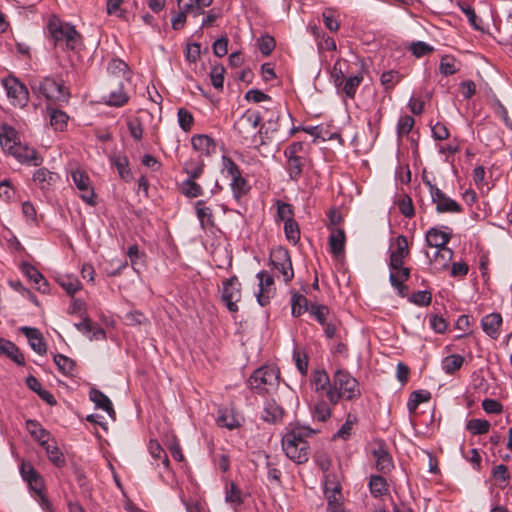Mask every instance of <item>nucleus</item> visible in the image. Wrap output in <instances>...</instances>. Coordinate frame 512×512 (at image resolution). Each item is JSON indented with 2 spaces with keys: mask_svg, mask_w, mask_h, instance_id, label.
<instances>
[{
  "mask_svg": "<svg viewBox=\"0 0 512 512\" xmlns=\"http://www.w3.org/2000/svg\"><path fill=\"white\" fill-rule=\"evenodd\" d=\"M2 83L8 98L14 106L23 107L27 104L29 99L28 90L17 78L9 76Z\"/></svg>",
  "mask_w": 512,
  "mask_h": 512,
  "instance_id": "obj_12",
  "label": "nucleus"
},
{
  "mask_svg": "<svg viewBox=\"0 0 512 512\" xmlns=\"http://www.w3.org/2000/svg\"><path fill=\"white\" fill-rule=\"evenodd\" d=\"M197 217L201 223V226L209 227L214 225L212 211L209 207L204 205L203 200H199L195 204Z\"/></svg>",
  "mask_w": 512,
  "mask_h": 512,
  "instance_id": "obj_40",
  "label": "nucleus"
},
{
  "mask_svg": "<svg viewBox=\"0 0 512 512\" xmlns=\"http://www.w3.org/2000/svg\"><path fill=\"white\" fill-rule=\"evenodd\" d=\"M230 186L233 192V196L237 201H239L241 197L245 195L249 190L247 181L242 177L241 174L231 178Z\"/></svg>",
  "mask_w": 512,
  "mask_h": 512,
  "instance_id": "obj_44",
  "label": "nucleus"
},
{
  "mask_svg": "<svg viewBox=\"0 0 512 512\" xmlns=\"http://www.w3.org/2000/svg\"><path fill=\"white\" fill-rule=\"evenodd\" d=\"M369 489L372 496L378 498L388 493L389 486L382 476L372 475L369 481Z\"/></svg>",
  "mask_w": 512,
  "mask_h": 512,
  "instance_id": "obj_33",
  "label": "nucleus"
},
{
  "mask_svg": "<svg viewBox=\"0 0 512 512\" xmlns=\"http://www.w3.org/2000/svg\"><path fill=\"white\" fill-rule=\"evenodd\" d=\"M271 265L279 271L283 280L287 283L294 277L290 254L287 249L277 247L270 254Z\"/></svg>",
  "mask_w": 512,
  "mask_h": 512,
  "instance_id": "obj_11",
  "label": "nucleus"
},
{
  "mask_svg": "<svg viewBox=\"0 0 512 512\" xmlns=\"http://www.w3.org/2000/svg\"><path fill=\"white\" fill-rule=\"evenodd\" d=\"M32 88L38 96L44 97L50 103H63L70 98V93L63 82L53 77H45L35 82Z\"/></svg>",
  "mask_w": 512,
  "mask_h": 512,
  "instance_id": "obj_4",
  "label": "nucleus"
},
{
  "mask_svg": "<svg viewBox=\"0 0 512 512\" xmlns=\"http://www.w3.org/2000/svg\"><path fill=\"white\" fill-rule=\"evenodd\" d=\"M22 272L36 285L37 290L42 293L48 291V283L44 276L31 264L23 263Z\"/></svg>",
  "mask_w": 512,
  "mask_h": 512,
  "instance_id": "obj_22",
  "label": "nucleus"
},
{
  "mask_svg": "<svg viewBox=\"0 0 512 512\" xmlns=\"http://www.w3.org/2000/svg\"><path fill=\"white\" fill-rule=\"evenodd\" d=\"M423 182L429 188L431 200L435 204L436 211L438 213L453 214L462 212L461 205L452 198L448 197L442 190H440L437 186L433 185L431 181H429L426 178H423Z\"/></svg>",
  "mask_w": 512,
  "mask_h": 512,
  "instance_id": "obj_6",
  "label": "nucleus"
},
{
  "mask_svg": "<svg viewBox=\"0 0 512 512\" xmlns=\"http://www.w3.org/2000/svg\"><path fill=\"white\" fill-rule=\"evenodd\" d=\"M28 339L30 347L38 354L43 355L47 351L46 344L40 331L36 328L21 327L20 329Z\"/></svg>",
  "mask_w": 512,
  "mask_h": 512,
  "instance_id": "obj_21",
  "label": "nucleus"
},
{
  "mask_svg": "<svg viewBox=\"0 0 512 512\" xmlns=\"http://www.w3.org/2000/svg\"><path fill=\"white\" fill-rule=\"evenodd\" d=\"M179 126L185 131L189 132L192 129L194 118L193 115L184 108H180L177 113Z\"/></svg>",
  "mask_w": 512,
  "mask_h": 512,
  "instance_id": "obj_53",
  "label": "nucleus"
},
{
  "mask_svg": "<svg viewBox=\"0 0 512 512\" xmlns=\"http://www.w3.org/2000/svg\"><path fill=\"white\" fill-rule=\"evenodd\" d=\"M450 234L443 232L436 228H431L426 233V243L432 249L447 247V243L450 240Z\"/></svg>",
  "mask_w": 512,
  "mask_h": 512,
  "instance_id": "obj_24",
  "label": "nucleus"
},
{
  "mask_svg": "<svg viewBox=\"0 0 512 512\" xmlns=\"http://www.w3.org/2000/svg\"><path fill=\"white\" fill-rule=\"evenodd\" d=\"M222 167L223 173H226V175L230 178L241 174L237 164L228 156L222 157Z\"/></svg>",
  "mask_w": 512,
  "mask_h": 512,
  "instance_id": "obj_63",
  "label": "nucleus"
},
{
  "mask_svg": "<svg viewBox=\"0 0 512 512\" xmlns=\"http://www.w3.org/2000/svg\"><path fill=\"white\" fill-rule=\"evenodd\" d=\"M107 70L112 74L125 77L128 74V65L120 59H113L109 62Z\"/></svg>",
  "mask_w": 512,
  "mask_h": 512,
  "instance_id": "obj_62",
  "label": "nucleus"
},
{
  "mask_svg": "<svg viewBox=\"0 0 512 512\" xmlns=\"http://www.w3.org/2000/svg\"><path fill=\"white\" fill-rule=\"evenodd\" d=\"M41 447L46 451L49 460L55 466L62 467L65 464L64 455L55 444L47 441L46 445H41Z\"/></svg>",
  "mask_w": 512,
  "mask_h": 512,
  "instance_id": "obj_43",
  "label": "nucleus"
},
{
  "mask_svg": "<svg viewBox=\"0 0 512 512\" xmlns=\"http://www.w3.org/2000/svg\"><path fill=\"white\" fill-rule=\"evenodd\" d=\"M313 383L316 391L328 390L330 385L329 376L325 371H315L313 376Z\"/></svg>",
  "mask_w": 512,
  "mask_h": 512,
  "instance_id": "obj_60",
  "label": "nucleus"
},
{
  "mask_svg": "<svg viewBox=\"0 0 512 512\" xmlns=\"http://www.w3.org/2000/svg\"><path fill=\"white\" fill-rule=\"evenodd\" d=\"M409 277L410 269L402 265L401 268H398L395 271L391 270L389 280L391 285H400V283H404L408 280Z\"/></svg>",
  "mask_w": 512,
  "mask_h": 512,
  "instance_id": "obj_54",
  "label": "nucleus"
},
{
  "mask_svg": "<svg viewBox=\"0 0 512 512\" xmlns=\"http://www.w3.org/2000/svg\"><path fill=\"white\" fill-rule=\"evenodd\" d=\"M373 456L376 461V468L382 473H388L394 467L392 457L382 447L373 450Z\"/></svg>",
  "mask_w": 512,
  "mask_h": 512,
  "instance_id": "obj_28",
  "label": "nucleus"
},
{
  "mask_svg": "<svg viewBox=\"0 0 512 512\" xmlns=\"http://www.w3.org/2000/svg\"><path fill=\"white\" fill-rule=\"evenodd\" d=\"M464 361H465V358L459 354H452V355L446 356L442 360V364H441L442 370L446 374L452 375L463 366Z\"/></svg>",
  "mask_w": 512,
  "mask_h": 512,
  "instance_id": "obj_34",
  "label": "nucleus"
},
{
  "mask_svg": "<svg viewBox=\"0 0 512 512\" xmlns=\"http://www.w3.org/2000/svg\"><path fill=\"white\" fill-rule=\"evenodd\" d=\"M20 474L23 480L27 482L30 489L40 496L42 507L47 508L50 504L49 501L43 495L44 480L40 473L34 468V466L30 462L22 461L20 465Z\"/></svg>",
  "mask_w": 512,
  "mask_h": 512,
  "instance_id": "obj_7",
  "label": "nucleus"
},
{
  "mask_svg": "<svg viewBox=\"0 0 512 512\" xmlns=\"http://www.w3.org/2000/svg\"><path fill=\"white\" fill-rule=\"evenodd\" d=\"M0 354L6 355L19 365L24 364V357L20 349L9 340L0 338Z\"/></svg>",
  "mask_w": 512,
  "mask_h": 512,
  "instance_id": "obj_26",
  "label": "nucleus"
},
{
  "mask_svg": "<svg viewBox=\"0 0 512 512\" xmlns=\"http://www.w3.org/2000/svg\"><path fill=\"white\" fill-rule=\"evenodd\" d=\"M50 124L55 130L63 131L69 119L68 115L61 110L48 107Z\"/></svg>",
  "mask_w": 512,
  "mask_h": 512,
  "instance_id": "obj_42",
  "label": "nucleus"
},
{
  "mask_svg": "<svg viewBox=\"0 0 512 512\" xmlns=\"http://www.w3.org/2000/svg\"><path fill=\"white\" fill-rule=\"evenodd\" d=\"M501 325L502 316L499 313L488 314L481 320L483 331L493 339H497L499 337Z\"/></svg>",
  "mask_w": 512,
  "mask_h": 512,
  "instance_id": "obj_20",
  "label": "nucleus"
},
{
  "mask_svg": "<svg viewBox=\"0 0 512 512\" xmlns=\"http://www.w3.org/2000/svg\"><path fill=\"white\" fill-rule=\"evenodd\" d=\"M57 282L71 296L81 289L80 281L73 275L59 276Z\"/></svg>",
  "mask_w": 512,
  "mask_h": 512,
  "instance_id": "obj_38",
  "label": "nucleus"
},
{
  "mask_svg": "<svg viewBox=\"0 0 512 512\" xmlns=\"http://www.w3.org/2000/svg\"><path fill=\"white\" fill-rule=\"evenodd\" d=\"M48 28L55 45L65 43L66 48L70 50H76L82 45V37L73 25L62 23L58 19H52Z\"/></svg>",
  "mask_w": 512,
  "mask_h": 512,
  "instance_id": "obj_5",
  "label": "nucleus"
},
{
  "mask_svg": "<svg viewBox=\"0 0 512 512\" xmlns=\"http://www.w3.org/2000/svg\"><path fill=\"white\" fill-rule=\"evenodd\" d=\"M489 428L490 423L483 419H471L466 424V429L474 435L486 434Z\"/></svg>",
  "mask_w": 512,
  "mask_h": 512,
  "instance_id": "obj_48",
  "label": "nucleus"
},
{
  "mask_svg": "<svg viewBox=\"0 0 512 512\" xmlns=\"http://www.w3.org/2000/svg\"><path fill=\"white\" fill-rule=\"evenodd\" d=\"M460 70V62L451 55H444L441 58L439 71L444 76L457 73Z\"/></svg>",
  "mask_w": 512,
  "mask_h": 512,
  "instance_id": "obj_37",
  "label": "nucleus"
},
{
  "mask_svg": "<svg viewBox=\"0 0 512 512\" xmlns=\"http://www.w3.org/2000/svg\"><path fill=\"white\" fill-rule=\"evenodd\" d=\"M400 80V73L394 70L385 71L380 77V82L386 90L392 89Z\"/></svg>",
  "mask_w": 512,
  "mask_h": 512,
  "instance_id": "obj_52",
  "label": "nucleus"
},
{
  "mask_svg": "<svg viewBox=\"0 0 512 512\" xmlns=\"http://www.w3.org/2000/svg\"><path fill=\"white\" fill-rule=\"evenodd\" d=\"M89 396L97 408L104 410L111 418L115 419L112 402L104 393L93 388L90 390Z\"/></svg>",
  "mask_w": 512,
  "mask_h": 512,
  "instance_id": "obj_23",
  "label": "nucleus"
},
{
  "mask_svg": "<svg viewBox=\"0 0 512 512\" xmlns=\"http://www.w3.org/2000/svg\"><path fill=\"white\" fill-rule=\"evenodd\" d=\"M204 161L200 158H191L184 164V172L188 175V178L198 179L204 170Z\"/></svg>",
  "mask_w": 512,
  "mask_h": 512,
  "instance_id": "obj_35",
  "label": "nucleus"
},
{
  "mask_svg": "<svg viewBox=\"0 0 512 512\" xmlns=\"http://www.w3.org/2000/svg\"><path fill=\"white\" fill-rule=\"evenodd\" d=\"M415 124L414 118L410 115H405L399 118L397 123V133L399 137L408 135Z\"/></svg>",
  "mask_w": 512,
  "mask_h": 512,
  "instance_id": "obj_55",
  "label": "nucleus"
},
{
  "mask_svg": "<svg viewBox=\"0 0 512 512\" xmlns=\"http://www.w3.org/2000/svg\"><path fill=\"white\" fill-rule=\"evenodd\" d=\"M217 424L220 427H225L229 430H232L240 426V418L234 413L232 409H220L219 415L217 417Z\"/></svg>",
  "mask_w": 512,
  "mask_h": 512,
  "instance_id": "obj_27",
  "label": "nucleus"
},
{
  "mask_svg": "<svg viewBox=\"0 0 512 512\" xmlns=\"http://www.w3.org/2000/svg\"><path fill=\"white\" fill-rule=\"evenodd\" d=\"M222 300L230 312H237V303L241 300V284L236 276L223 282Z\"/></svg>",
  "mask_w": 512,
  "mask_h": 512,
  "instance_id": "obj_13",
  "label": "nucleus"
},
{
  "mask_svg": "<svg viewBox=\"0 0 512 512\" xmlns=\"http://www.w3.org/2000/svg\"><path fill=\"white\" fill-rule=\"evenodd\" d=\"M279 371L274 366H262L254 371L249 378V386L255 393L263 395L277 389Z\"/></svg>",
  "mask_w": 512,
  "mask_h": 512,
  "instance_id": "obj_3",
  "label": "nucleus"
},
{
  "mask_svg": "<svg viewBox=\"0 0 512 512\" xmlns=\"http://www.w3.org/2000/svg\"><path fill=\"white\" fill-rule=\"evenodd\" d=\"M112 164L116 167L119 176L125 181H129L132 178V174L129 168V160L125 155H116L111 157Z\"/></svg>",
  "mask_w": 512,
  "mask_h": 512,
  "instance_id": "obj_36",
  "label": "nucleus"
},
{
  "mask_svg": "<svg viewBox=\"0 0 512 512\" xmlns=\"http://www.w3.org/2000/svg\"><path fill=\"white\" fill-rule=\"evenodd\" d=\"M0 144L4 151L12 154L21 145L18 142L16 130L9 126H3L0 132Z\"/></svg>",
  "mask_w": 512,
  "mask_h": 512,
  "instance_id": "obj_19",
  "label": "nucleus"
},
{
  "mask_svg": "<svg viewBox=\"0 0 512 512\" xmlns=\"http://www.w3.org/2000/svg\"><path fill=\"white\" fill-rule=\"evenodd\" d=\"M409 255V247L407 238L399 235L393 244V249L390 253L389 267L391 270H397L404 264V259Z\"/></svg>",
  "mask_w": 512,
  "mask_h": 512,
  "instance_id": "obj_14",
  "label": "nucleus"
},
{
  "mask_svg": "<svg viewBox=\"0 0 512 512\" xmlns=\"http://www.w3.org/2000/svg\"><path fill=\"white\" fill-rule=\"evenodd\" d=\"M225 68L222 65H215L210 72L211 82L214 88L222 89L224 83Z\"/></svg>",
  "mask_w": 512,
  "mask_h": 512,
  "instance_id": "obj_58",
  "label": "nucleus"
},
{
  "mask_svg": "<svg viewBox=\"0 0 512 512\" xmlns=\"http://www.w3.org/2000/svg\"><path fill=\"white\" fill-rule=\"evenodd\" d=\"M286 170L289 174V177L293 181H297L303 172V168L305 166V158L303 157H286Z\"/></svg>",
  "mask_w": 512,
  "mask_h": 512,
  "instance_id": "obj_31",
  "label": "nucleus"
},
{
  "mask_svg": "<svg viewBox=\"0 0 512 512\" xmlns=\"http://www.w3.org/2000/svg\"><path fill=\"white\" fill-rule=\"evenodd\" d=\"M291 307L292 315L295 317H299L308 310L310 311V307L308 306V301L306 297L298 293H294L292 295Z\"/></svg>",
  "mask_w": 512,
  "mask_h": 512,
  "instance_id": "obj_45",
  "label": "nucleus"
},
{
  "mask_svg": "<svg viewBox=\"0 0 512 512\" xmlns=\"http://www.w3.org/2000/svg\"><path fill=\"white\" fill-rule=\"evenodd\" d=\"M196 179L187 178L180 185L181 193L187 198H197L203 194L202 187L195 182Z\"/></svg>",
  "mask_w": 512,
  "mask_h": 512,
  "instance_id": "obj_39",
  "label": "nucleus"
},
{
  "mask_svg": "<svg viewBox=\"0 0 512 512\" xmlns=\"http://www.w3.org/2000/svg\"><path fill=\"white\" fill-rule=\"evenodd\" d=\"M26 429L33 439L39 442L40 445H46L49 438V432L36 420H27Z\"/></svg>",
  "mask_w": 512,
  "mask_h": 512,
  "instance_id": "obj_29",
  "label": "nucleus"
},
{
  "mask_svg": "<svg viewBox=\"0 0 512 512\" xmlns=\"http://www.w3.org/2000/svg\"><path fill=\"white\" fill-rule=\"evenodd\" d=\"M362 81V74L353 75L347 78L343 84V92L345 93V95L348 98L353 99L356 94L357 88L359 87Z\"/></svg>",
  "mask_w": 512,
  "mask_h": 512,
  "instance_id": "obj_47",
  "label": "nucleus"
},
{
  "mask_svg": "<svg viewBox=\"0 0 512 512\" xmlns=\"http://www.w3.org/2000/svg\"><path fill=\"white\" fill-rule=\"evenodd\" d=\"M329 244L331 252L334 255H339L344 251L345 246V233L341 228L334 227L329 237Z\"/></svg>",
  "mask_w": 512,
  "mask_h": 512,
  "instance_id": "obj_32",
  "label": "nucleus"
},
{
  "mask_svg": "<svg viewBox=\"0 0 512 512\" xmlns=\"http://www.w3.org/2000/svg\"><path fill=\"white\" fill-rule=\"evenodd\" d=\"M259 279V292L257 294V301L261 306H265L269 303L270 298L274 294V279L266 271H261L257 274Z\"/></svg>",
  "mask_w": 512,
  "mask_h": 512,
  "instance_id": "obj_15",
  "label": "nucleus"
},
{
  "mask_svg": "<svg viewBox=\"0 0 512 512\" xmlns=\"http://www.w3.org/2000/svg\"><path fill=\"white\" fill-rule=\"evenodd\" d=\"M261 120L262 116L259 112L247 110L235 121L234 132L239 138L247 140L255 134Z\"/></svg>",
  "mask_w": 512,
  "mask_h": 512,
  "instance_id": "obj_8",
  "label": "nucleus"
},
{
  "mask_svg": "<svg viewBox=\"0 0 512 512\" xmlns=\"http://www.w3.org/2000/svg\"><path fill=\"white\" fill-rule=\"evenodd\" d=\"M426 256L436 270L445 269L453 257V251L448 247L435 248L432 254L427 251Z\"/></svg>",
  "mask_w": 512,
  "mask_h": 512,
  "instance_id": "obj_17",
  "label": "nucleus"
},
{
  "mask_svg": "<svg viewBox=\"0 0 512 512\" xmlns=\"http://www.w3.org/2000/svg\"><path fill=\"white\" fill-rule=\"evenodd\" d=\"M225 500L234 505H240L242 503L241 491L237 488L235 483L231 482L229 487H227Z\"/></svg>",
  "mask_w": 512,
  "mask_h": 512,
  "instance_id": "obj_61",
  "label": "nucleus"
},
{
  "mask_svg": "<svg viewBox=\"0 0 512 512\" xmlns=\"http://www.w3.org/2000/svg\"><path fill=\"white\" fill-rule=\"evenodd\" d=\"M327 498V512H346L342 504V494H325Z\"/></svg>",
  "mask_w": 512,
  "mask_h": 512,
  "instance_id": "obj_51",
  "label": "nucleus"
},
{
  "mask_svg": "<svg viewBox=\"0 0 512 512\" xmlns=\"http://www.w3.org/2000/svg\"><path fill=\"white\" fill-rule=\"evenodd\" d=\"M314 433L311 428L300 425L288 431L282 439V448L286 456L298 464L307 462L309 445L306 438Z\"/></svg>",
  "mask_w": 512,
  "mask_h": 512,
  "instance_id": "obj_1",
  "label": "nucleus"
},
{
  "mask_svg": "<svg viewBox=\"0 0 512 512\" xmlns=\"http://www.w3.org/2000/svg\"><path fill=\"white\" fill-rule=\"evenodd\" d=\"M431 395L428 391H414L411 393L407 402V408L410 413H414L421 403L427 402Z\"/></svg>",
  "mask_w": 512,
  "mask_h": 512,
  "instance_id": "obj_46",
  "label": "nucleus"
},
{
  "mask_svg": "<svg viewBox=\"0 0 512 512\" xmlns=\"http://www.w3.org/2000/svg\"><path fill=\"white\" fill-rule=\"evenodd\" d=\"M149 452L154 459H162V462L165 465V467H168L169 459L167 457V454L164 452L163 448L157 441H150Z\"/></svg>",
  "mask_w": 512,
  "mask_h": 512,
  "instance_id": "obj_59",
  "label": "nucleus"
},
{
  "mask_svg": "<svg viewBox=\"0 0 512 512\" xmlns=\"http://www.w3.org/2000/svg\"><path fill=\"white\" fill-rule=\"evenodd\" d=\"M326 395L329 401L336 404L341 398L352 400L360 396L358 381L347 371L337 370L333 377V384L329 386Z\"/></svg>",
  "mask_w": 512,
  "mask_h": 512,
  "instance_id": "obj_2",
  "label": "nucleus"
},
{
  "mask_svg": "<svg viewBox=\"0 0 512 512\" xmlns=\"http://www.w3.org/2000/svg\"><path fill=\"white\" fill-rule=\"evenodd\" d=\"M11 155H13L19 162L39 166L43 162L41 155L33 148L20 145Z\"/></svg>",
  "mask_w": 512,
  "mask_h": 512,
  "instance_id": "obj_18",
  "label": "nucleus"
},
{
  "mask_svg": "<svg viewBox=\"0 0 512 512\" xmlns=\"http://www.w3.org/2000/svg\"><path fill=\"white\" fill-rule=\"evenodd\" d=\"M460 9L465 14V16L467 17L469 23L471 24V26L474 29L479 30V31L483 30V28H482V20L477 17V15L475 13V10L471 6H469V5H461Z\"/></svg>",
  "mask_w": 512,
  "mask_h": 512,
  "instance_id": "obj_57",
  "label": "nucleus"
},
{
  "mask_svg": "<svg viewBox=\"0 0 512 512\" xmlns=\"http://www.w3.org/2000/svg\"><path fill=\"white\" fill-rule=\"evenodd\" d=\"M54 362L63 374L71 375L73 373L75 368L74 360L62 354H56L54 356Z\"/></svg>",
  "mask_w": 512,
  "mask_h": 512,
  "instance_id": "obj_50",
  "label": "nucleus"
},
{
  "mask_svg": "<svg viewBox=\"0 0 512 512\" xmlns=\"http://www.w3.org/2000/svg\"><path fill=\"white\" fill-rule=\"evenodd\" d=\"M71 178L74 185L80 192L81 199L88 205L95 206L96 194L87 172L81 168H76L71 171Z\"/></svg>",
  "mask_w": 512,
  "mask_h": 512,
  "instance_id": "obj_10",
  "label": "nucleus"
},
{
  "mask_svg": "<svg viewBox=\"0 0 512 512\" xmlns=\"http://www.w3.org/2000/svg\"><path fill=\"white\" fill-rule=\"evenodd\" d=\"M129 100V96L124 92L123 85L120 83L119 87L111 91L106 97V104L114 107H121Z\"/></svg>",
  "mask_w": 512,
  "mask_h": 512,
  "instance_id": "obj_41",
  "label": "nucleus"
},
{
  "mask_svg": "<svg viewBox=\"0 0 512 512\" xmlns=\"http://www.w3.org/2000/svg\"><path fill=\"white\" fill-rule=\"evenodd\" d=\"M310 314L323 326L327 323L329 308L325 305L311 304Z\"/></svg>",
  "mask_w": 512,
  "mask_h": 512,
  "instance_id": "obj_56",
  "label": "nucleus"
},
{
  "mask_svg": "<svg viewBox=\"0 0 512 512\" xmlns=\"http://www.w3.org/2000/svg\"><path fill=\"white\" fill-rule=\"evenodd\" d=\"M213 0H177L179 9L192 13L195 17L203 14V9L211 5Z\"/></svg>",
  "mask_w": 512,
  "mask_h": 512,
  "instance_id": "obj_25",
  "label": "nucleus"
},
{
  "mask_svg": "<svg viewBox=\"0 0 512 512\" xmlns=\"http://www.w3.org/2000/svg\"><path fill=\"white\" fill-rule=\"evenodd\" d=\"M283 409L274 401L267 400L264 405L262 418L266 422L275 423L282 418Z\"/></svg>",
  "mask_w": 512,
  "mask_h": 512,
  "instance_id": "obj_30",
  "label": "nucleus"
},
{
  "mask_svg": "<svg viewBox=\"0 0 512 512\" xmlns=\"http://www.w3.org/2000/svg\"><path fill=\"white\" fill-rule=\"evenodd\" d=\"M193 149L201 156L210 157L216 153L217 144L215 140L206 134H197L191 138Z\"/></svg>",
  "mask_w": 512,
  "mask_h": 512,
  "instance_id": "obj_16",
  "label": "nucleus"
},
{
  "mask_svg": "<svg viewBox=\"0 0 512 512\" xmlns=\"http://www.w3.org/2000/svg\"><path fill=\"white\" fill-rule=\"evenodd\" d=\"M284 232L287 240L293 245H296L300 240V229L294 219L284 223Z\"/></svg>",
  "mask_w": 512,
  "mask_h": 512,
  "instance_id": "obj_49",
  "label": "nucleus"
},
{
  "mask_svg": "<svg viewBox=\"0 0 512 512\" xmlns=\"http://www.w3.org/2000/svg\"><path fill=\"white\" fill-rule=\"evenodd\" d=\"M266 112L270 115L258 130L262 138V144H264L266 140L271 141L276 139L279 141V137H283L280 124L281 114L278 106L273 105L271 108H266Z\"/></svg>",
  "mask_w": 512,
  "mask_h": 512,
  "instance_id": "obj_9",
  "label": "nucleus"
},
{
  "mask_svg": "<svg viewBox=\"0 0 512 512\" xmlns=\"http://www.w3.org/2000/svg\"><path fill=\"white\" fill-rule=\"evenodd\" d=\"M432 300V295L429 291H417L410 297V301L419 306H428Z\"/></svg>",
  "mask_w": 512,
  "mask_h": 512,
  "instance_id": "obj_64",
  "label": "nucleus"
}]
</instances>
